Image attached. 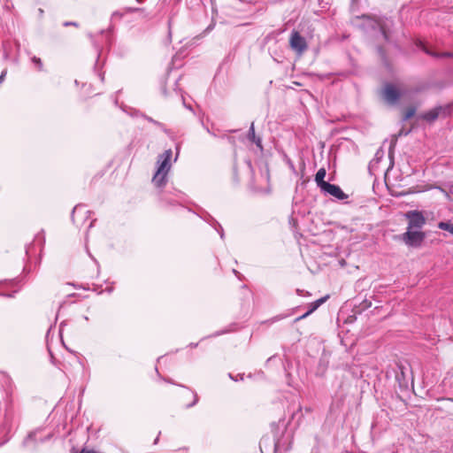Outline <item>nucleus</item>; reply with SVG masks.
I'll return each mask as SVG.
<instances>
[{"instance_id":"obj_12","label":"nucleus","mask_w":453,"mask_h":453,"mask_svg":"<svg viewBox=\"0 0 453 453\" xmlns=\"http://www.w3.org/2000/svg\"><path fill=\"white\" fill-rule=\"evenodd\" d=\"M416 108L413 106H410L406 108L403 111V119L407 120L412 118L415 115Z\"/></svg>"},{"instance_id":"obj_7","label":"nucleus","mask_w":453,"mask_h":453,"mask_svg":"<svg viewBox=\"0 0 453 453\" xmlns=\"http://www.w3.org/2000/svg\"><path fill=\"white\" fill-rule=\"evenodd\" d=\"M332 196L339 199V200H344L348 197V196L341 189V188L337 185L331 184V183H324L323 188L321 189Z\"/></svg>"},{"instance_id":"obj_6","label":"nucleus","mask_w":453,"mask_h":453,"mask_svg":"<svg viewBox=\"0 0 453 453\" xmlns=\"http://www.w3.org/2000/svg\"><path fill=\"white\" fill-rule=\"evenodd\" d=\"M406 218L409 219L408 229L421 228L426 224L425 217L418 211L407 212Z\"/></svg>"},{"instance_id":"obj_1","label":"nucleus","mask_w":453,"mask_h":453,"mask_svg":"<svg viewBox=\"0 0 453 453\" xmlns=\"http://www.w3.org/2000/svg\"><path fill=\"white\" fill-rule=\"evenodd\" d=\"M173 156L172 150H166L163 154L157 157V169L153 176L152 181L157 187L165 183V178L171 168V158Z\"/></svg>"},{"instance_id":"obj_3","label":"nucleus","mask_w":453,"mask_h":453,"mask_svg":"<svg viewBox=\"0 0 453 453\" xmlns=\"http://www.w3.org/2000/svg\"><path fill=\"white\" fill-rule=\"evenodd\" d=\"M425 237V233L421 231H411L408 229V231L402 235V240L408 246L419 247L424 242Z\"/></svg>"},{"instance_id":"obj_2","label":"nucleus","mask_w":453,"mask_h":453,"mask_svg":"<svg viewBox=\"0 0 453 453\" xmlns=\"http://www.w3.org/2000/svg\"><path fill=\"white\" fill-rule=\"evenodd\" d=\"M175 398L181 408H190L197 402L196 394L188 388L180 387L178 388Z\"/></svg>"},{"instance_id":"obj_16","label":"nucleus","mask_w":453,"mask_h":453,"mask_svg":"<svg viewBox=\"0 0 453 453\" xmlns=\"http://www.w3.org/2000/svg\"><path fill=\"white\" fill-rule=\"evenodd\" d=\"M381 30H382L384 37L387 39L388 35H387V33H386L385 29L383 27H381Z\"/></svg>"},{"instance_id":"obj_4","label":"nucleus","mask_w":453,"mask_h":453,"mask_svg":"<svg viewBox=\"0 0 453 453\" xmlns=\"http://www.w3.org/2000/svg\"><path fill=\"white\" fill-rule=\"evenodd\" d=\"M381 96L387 103L395 104L400 99L401 92L394 84L387 83L381 91Z\"/></svg>"},{"instance_id":"obj_9","label":"nucleus","mask_w":453,"mask_h":453,"mask_svg":"<svg viewBox=\"0 0 453 453\" xmlns=\"http://www.w3.org/2000/svg\"><path fill=\"white\" fill-rule=\"evenodd\" d=\"M442 111V109L440 107V108H434V109H432L430 111H428L427 112L424 113L421 117L423 119L426 120V121H434L435 120L440 112Z\"/></svg>"},{"instance_id":"obj_10","label":"nucleus","mask_w":453,"mask_h":453,"mask_svg":"<svg viewBox=\"0 0 453 453\" xmlns=\"http://www.w3.org/2000/svg\"><path fill=\"white\" fill-rule=\"evenodd\" d=\"M326 174V169L320 168L315 175V181H316L317 185L320 188V189L323 188L324 183H327L326 181L324 180Z\"/></svg>"},{"instance_id":"obj_8","label":"nucleus","mask_w":453,"mask_h":453,"mask_svg":"<svg viewBox=\"0 0 453 453\" xmlns=\"http://www.w3.org/2000/svg\"><path fill=\"white\" fill-rule=\"evenodd\" d=\"M328 298H329V296H326L321 297V298L316 300L315 302L311 303L310 310L303 315L296 318L295 319V321L297 322V321H300V320L307 318L310 314H311L313 311H315L322 303H324Z\"/></svg>"},{"instance_id":"obj_15","label":"nucleus","mask_w":453,"mask_h":453,"mask_svg":"<svg viewBox=\"0 0 453 453\" xmlns=\"http://www.w3.org/2000/svg\"><path fill=\"white\" fill-rule=\"evenodd\" d=\"M69 25H73V26H74V27H78V24H77V23H75V22H65V26H69Z\"/></svg>"},{"instance_id":"obj_17","label":"nucleus","mask_w":453,"mask_h":453,"mask_svg":"<svg viewBox=\"0 0 453 453\" xmlns=\"http://www.w3.org/2000/svg\"><path fill=\"white\" fill-rule=\"evenodd\" d=\"M441 56H443V57H450L451 54L450 53H442Z\"/></svg>"},{"instance_id":"obj_5","label":"nucleus","mask_w":453,"mask_h":453,"mask_svg":"<svg viewBox=\"0 0 453 453\" xmlns=\"http://www.w3.org/2000/svg\"><path fill=\"white\" fill-rule=\"evenodd\" d=\"M289 44L291 49L298 54L303 53L308 48L304 37H303L297 31L292 32L289 39Z\"/></svg>"},{"instance_id":"obj_14","label":"nucleus","mask_w":453,"mask_h":453,"mask_svg":"<svg viewBox=\"0 0 453 453\" xmlns=\"http://www.w3.org/2000/svg\"><path fill=\"white\" fill-rule=\"evenodd\" d=\"M250 137L252 141L255 142V131H254V125L252 124L250 129Z\"/></svg>"},{"instance_id":"obj_11","label":"nucleus","mask_w":453,"mask_h":453,"mask_svg":"<svg viewBox=\"0 0 453 453\" xmlns=\"http://www.w3.org/2000/svg\"><path fill=\"white\" fill-rule=\"evenodd\" d=\"M438 227L441 230L448 231L449 234L453 235V223L450 221L446 222H439Z\"/></svg>"},{"instance_id":"obj_13","label":"nucleus","mask_w":453,"mask_h":453,"mask_svg":"<svg viewBox=\"0 0 453 453\" xmlns=\"http://www.w3.org/2000/svg\"><path fill=\"white\" fill-rule=\"evenodd\" d=\"M32 61H33V62H34V63L38 66V68H39L40 70H42V60H41V58H40L34 57V58H32Z\"/></svg>"}]
</instances>
